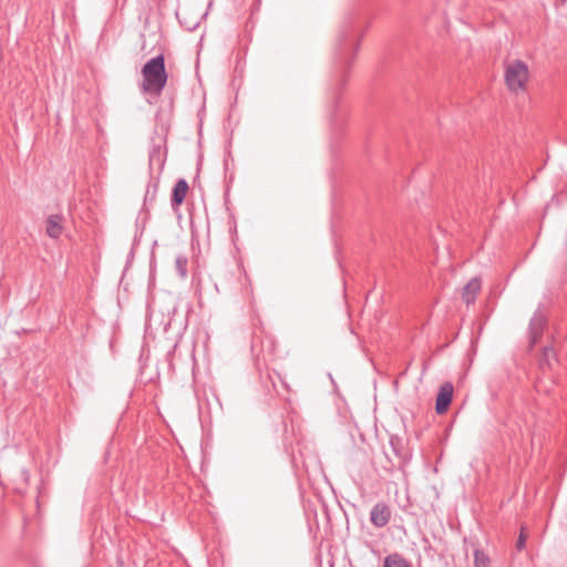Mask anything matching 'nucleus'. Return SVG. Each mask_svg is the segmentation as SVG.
Segmentation results:
<instances>
[{
	"instance_id": "3",
	"label": "nucleus",
	"mask_w": 567,
	"mask_h": 567,
	"mask_svg": "<svg viewBox=\"0 0 567 567\" xmlns=\"http://www.w3.org/2000/svg\"><path fill=\"white\" fill-rule=\"evenodd\" d=\"M359 49V41L352 40V30L347 27L341 31L338 40V50L340 55V63L342 65H349L351 60L354 59V54Z\"/></svg>"
},
{
	"instance_id": "8",
	"label": "nucleus",
	"mask_w": 567,
	"mask_h": 567,
	"mask_svg": "<svg viewBox=\"0 0 567 567\" xmlns=\"http://www.w3.org/2000/svg\"><path fill=\"white\" fill-rule=\"evenodd\" d=\"M482 285L478 278H472L463 288L462 299L471 305L475 301L478 292L481 291Z\"/></svg>"
},
{
	"instance_id": "6",
	"label": "nucleus",
	"mask_w": 567,
	"mask_h": 567,
	"mask_svg": "<svg viewBox=\"0 0 567 567\" xmlns=\"http://www.w3.org/2000/svg\"><path fill=\"white\" fill-rule=\"evenodd\" d=\"M188 189L189 187L186 179L181 178L175 183L171 199V205L174 210H177L179 206L184 203Z\"/></svg>"
},
{
	"instance_id": "10",
	"label": "nucleus",
	"mask_w": 567,
	"mask_h": 567,
	"mask_svg": "<svg viewBox=\"0 0 567 567\" xmlns=\"http://www.w3.org/2000/svg\"><path fill=\"white\" fill-rule=\"evenodd\" d=\"M383 567H412V565L401 554L392 553L384 558Z\"/></svg>"
},
{
	"instance_id": "12",
	"label": "nucleus",
	"mask_w": 567,
	"mask_h": 567,
	"mask_svg": "<svg viewBox=\"0 0 567 567\" xmlns=\"http://www.w3.org/2000/svg\"><path fill=\"white\" fill-rule=\"evenodd\" d=\"M188 258L185 255H178L175 258V269L182 279L187 277Z\"/></svg>"
},
{
	"instance_id": "14",
	"label": "nucleus",
	"mask_w": 567,
	"mask_h": 567,
	"mask_svg": "<svg viewBox=\"0 0 567 567\" xmlns=\"http://www.w3.org/2000/svg\"><path fill=\"white\" fill-rule=\"evenodd\" d=\"M525 543H526V536L524 534V529L522 528L519 537H518V539L516 542L517 550H522L525 547Z\"/></svg>"
},
{
	"instance_id": "4",
	"label": "nucleus",
	"mask_w": 567,
	"mask_h": 567,
	"mask_svg": "<svg viewBox=\"0 0 567 567\" xmlns=\"http://www.w3.org/2000/svg\"><path fill=\"white\" fill-rule=\"evenodd\" d=\"M391 508L390 506L384 502H378L373 505L370 512V523L375 528H383L385 527L390 519H391Z\"/></svg>"
},
{
	"instance_id": "7",
	"label": "nucleus",
	"mask_w": 567,
	"mask_h": 567,
	"mask_svg": "<svg viewBox=\"0 0 567 567\" xmlns=\"http://www.w3.org/2000/svg\"><path fill=\"white\" fill-rule=\"evenodd\" d=\"M544 326H545L544 316L539 311L535 312L529 322V339H530L532 346H534L537 342V340L540 338V336L543 333Z\"/></svg>"
},
{
	"instance_id": "5",
	"label": "nucleus",
	"mask_w": 567,
	"mask_h": 567,
	"mask_svg": "<svg viewBox=\"0 0 567 567\" xmlns=\"http://www.w3.org/2000/svg\"><path fill=\"white\" fill-rule=\"evenodd\" d=\"M453 398V384L451 382H445L440 386L439 393L436 395L435 410L437 414H444Z\"/></svg>"
},
{
	"instance_id": "2",
	"label": "nucleus",
	"mask_w": 567,
	"mask_h": 567,
	"mask_svg": "<svg viewBox=\"0 0 567 567\" xmlns=\"http://www.w3.org/2000/svg\"><path fill=\"white\" fill-rule=\"evenodd\" d=\"M528 78V68L520 60L511 62L505 69V82L512 92L519 93L525 91Z\"/></svg>"
},
{
	"instance_id": "9",
	"label": "nucleus",
	"mask_w": 567,
	"mask_h": 567,
	"mask_svg": "<svg viewBox=\"0 0 567 567\" xmlns=\"http://www.w3.org/2000/svg\"><path fill=\"white\" fill-rule=\"evenodd\" d=\"M63 217L58 214L50 215L47 219V235L51 238H59L62 234L63 226H62Z\"/></svg>"
},
{
	"instance_id": "13",
	"label": "nucleus",
	"mask_w": 567,
	"mask_h": 567,
	"mask_svg": "<svg viewBox=\"0 0 567 567\" xmlns=\"http://www.w3.org/2000/svg\"><path fill=\"white\" fill-rule=\"evenodd\" d=\"M489 563L488 556L480 549L474 551V564L475 567H487Z\"/></svg>"
},
{
	"instance_id": "1",
	"label": "nucleus",
	"mask_w": 567,
	"mask_h": 567,
	"mask_svg": "<svg viewBox=\"0 0 567 567\" xmlns=\"http://www.w3.org/2000/svg\"><path fill=\"white\" fill-rule=\"evenodd\" d=\"M143 81L140 89L143 93L159 95L167 83V72L163 54L152 58L142 68Z\"/></svg>"
},
{
	"instance_id": "11",
	"label": "nucleus",
	"mask_w": 567,
	"mask_h": 567,
	"mask_svg": "<svg viewBox=\"0 0 567 567\" xmlns=\"http://www.w3.org/2000/svg\"><path fill=\"white\" fill-rule=\"evenodd\" d=\"M553 361H556V352L553 348L546 347L543 350L542 357L539 359V364L543 370L551 369Z\"/></svg>"
}]
</instances>
